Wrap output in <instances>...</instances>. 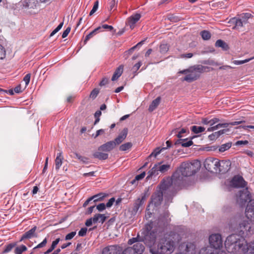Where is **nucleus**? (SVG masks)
<instances>
[{
    "label": "nucleus",
    "instance_id": "obj_27",
    "mask_svg": "<svg viewBox=\"0 0 254 254\" xmlns=\"http://www.w3.org/2000/svg\"><path fill=\"white\" fill-rule=\"evenodd\" d=\"M159 171L157 164H155L153 168L148 171L146 179L148 180L153 176H156L159 174Z\"/></svg>",
    "mask_w": 254,
    "mask_h": 254
},
{
    "label": "nucleus",
    "instance_id": "obj_52",
    "mask_svg": "<svg viewBox=\"0 0 254 254\" xmlns=\"http://www.w3.org/2000/svg\"><path fill=\"white\" fill-rule=\"evenodd\" d=\"M246 23V21L243 19H238L235 21L236 26L237 27H242L243 26L244 24Z\"/></svg>",
    "mask_w": 254,
    "mask_h": 254
},
{
    "label": "nucleus",
    "instance_id": "obj_21",
    "mask_svg": "<svg viewBox=\"0 0 254 254\" xmlns=\"http://www.w3.org/2000/svg\"><path fill=\"white\" fill-rule=\"evenodd\" d=\"M141 15L139 13H136L134 15L130 16L128 18V24L130 28L132 29L135 26L136 23L140 19Z\"/></svg>",
    "mask_w": 254,
    "mask_h": 254
},
{
    "label": "nucleus",
    "instance_id": "obj_13",
    "mask_svg": "<svg viewBox=\"0 0 254 254\" xmlns=\"http://www.w3.org/2000/svg\"><path fill=\"white\" fill-rule=\"evenodd\" d=\"M230 185L234 188H244L246 186V182L242 176L237 175L233 178Z\"/></svg>",
    "mask_w": 254,
    "mask_h": 254
},
{
    "label": "nucleus",
    "instance_id": "obj_4",
    "mask_svg": "<svg viewBox=\"0 0 254 254\" xmlns=\"http://www.w3.org/2000/svg\"><path fill=\"white\" fill-rule=\"evenodd\" d=\"M225 246L227 251L231 253L245 252L246 250L245 240L236 234H232L227 237Z\"/></svg>",
    "mask_w": 254,
    "mask_h": 254
},
{
    "label": "nucleus",
    "instance_id": "obj_15",
    "mask_svg": "<svg viewBox=\"0 0 254 254\" xmlns=\"http://www.w3.org/2000/svg\"><path fill=\"white\" fill-rule=\"evenodd\" d=\"M121 248L117 245L109 246L102 250V254H120Z\"/></svg>",
    "mask_w": 254,
    "mask_h": 254
},
{
    "label": "nucleus",
    "instance_id": "obj_44",
    "mask_svg": "<svg viewBox=\"0 0 254 254\" xmlns=\"http://www.w3.org/2000/svg\"><path fill=\"white\" fill-rule=\"evenodd\" d=\"M169 50V47L166 44H163L160 46V52L162 54L166 53Z\"/></svg>",
    "mask_w": 254,
    "mask_h": 254
},
{
    "label": "nucleus",
    "instance_id": "obj_47",
    "mask_svg": "<svg viewBox=\"0 0 254 254\" xmlns=\"http://www.w3.org/2000/svg\"><path fill=\"white\" fill-rule=\"evenodd\" d=\"M98 6H99V2L98 0H97L94 2V5L92 7V9H91V10L90 11V12L89 13V15L91 16V15H93L97 11V10L98 8Z\"/></svg>",
    "mask_w": 254,
    "mask_h": 254
},
{
    "label": "nucleus",
    "instance_id": "obj_22",
    "mask_svg": "<svg viewBox=\"0 0 254 254\" xmlns=\"http://www.w3.org/2000/svg\"><path fill=\"white\" fill-rule=\"evenodd\" d=\"M127 134V129L125 128L123 129L121 133L115 139L114 143L116 146L121 143L126 138Z\"/></svg>",
    "mask_w": 254,
    "mask_h": 254
},
{
    "label": "nucleus",
    "instance_id": "obj_6",
    "mask_svg": "<svg viewBox=\"0 0 254 254\" xmlns=\"http://www.w3.org/2000/svg\"><path fill=\"white\" fill-rule=\"evenodd\" d=\"M128 244L130 245L133 244L131 249L133 250L135 254H142L144 251V246L142 244V241H140L139 235L136 237L130 239Z\"/></svg>",
    "mask_w": 254,
    "mask_h": 254
},
{
    "label": "nucleus",
    "instance_id": "obj_58",
    "mask_svg": "<svg viewBox=\"0 0 254 254\" xmlns=\"http://www.w3.org/2000/svg\"><path fill=\"white\" fill-rule=\"evenodd\" d=\"M31 77L30 73L27 74L23 78V81L25 82L26 85H27L30 82Z\"/></svg>",
    "mask_w": 254,
    "mask_h": 254
},
{
    "label": "nucleus",
    "instance_id": "obj_39",
    "mask_svg": "<svg viewBox=\"0 0 254 254\" xmlns=\"http://www.w3.org/2000/svg\"><path fill=\"white\" fill-rule=\"evenodd\" d=\"M187 132V129L183 128H182L179 132H178V129L175 128L172 131V133H178L176 134L177 137L179 138V139H181V138L182 137V134L186 133Z\"/></svg>",
    "mask_w": 254,
    "mask_h": 254
},
{
    "label": "nucleus",
    "instance_id": "obj_24",
    "mask_svg": "<svg viewBox=\"0 0 254 254\" xmlns=\"http://www.w3.org/2000/svg\"><path fill=\"white\" fill-rule=\"evenodd\" d=\"M64 160V157L63 156V153L62 152L58 153L57 155L56 158L55 159V169L56 171H59L60 168H61L62 164L63 161Z\"/></svg>",
    "mask_w": 254,
    "mask_h": 254
},
{
    "label": "nucleus",
    "instance_id": "obj_37",
    "mask_svg": "<svg viewBox=\"0 0 254 254\" xmlns=\"http://www.w3.org/2000/svg\"><path fill=\"white\" fill-rule=\"evenodd\" d=\"M200 35L204 40H208L211 38L210 33L207 30H203L200 32Z\"/></svg>",
    "mask_w": 254,
    "mask_h": 254
},
{
    "label": "nucleus",
    "instance_id": "obj_51",
    "mask_svg": "<svg viewBox=\"0 0 254 254\" xmlns=\"http://www.w3.org/2000/svg\"><path fill=\"white\" fill-rule=\"evenodd\" d=\"M246 250H245V252H243L244 253H246L248 250L254 251V241L250 243L249 245H248L247 242H246Z\"/></svg>",
    "mask_w": 254,
    "mask_h": 254
},
{
    "label": "nucleus",
    "instance_id": "obj_42",
    "mask_svg": "<svg viewBox=\"0 0 254 254\" xmlns=\"http://www.w3.org/2000/svg\"><path fill=\"white\" fill-rule=\"evenodd\" d=\"M16 245V243H10L8 245H7L4 250H3L4 253H7L11 251V250L15 247V246Z\"/></svg>",
    "mask_w": 254,
    "mask_h": 254
},
{
    "label": "nucleus",
    "instance_id": "obj_56",
    "mask_svg": "<svg viewBox=\"0 0 254 254\" xmlns=\"http://www.w3.org/2000/svg\"><path fill=\"white\" fill-rule=\"evenodd\" d=\"M115 201V198L114 197H112V198H111L109 200V201H108V202L105 204V205H106V207H107V208H110V207H111L113 205V203H114V202Z\"/></svg>",
    "mask_w": 254,
    "mask_h": 254
},
{
    "label": "nucleus",
    "instance_id": "obj_2",
    "mask_svg": "<svg viewBox=\"0 0 254 254\" xmlns=\"http://www.w3.org/2000/svg\"><path fill=\"white\" fill-rule=\"evenodd\" d=\"M200 163L198 160L183 162L169 180L170 183L178 186L183 185L185 178L194 175L200 169Z\"/></svg>",
    "mask_w": 254,
    "mask_h": 254
},
{
    "label": "nucleus",
    "instance_id": "obj_35",
    "mask_svg": "<svg viewBox=\"0 0 254 254\" xmlns=\"http://www.w3.org/2000/svg\"><path fill=\"white\" fill-rule=\"evenodd\" d=\"M231 145L232 143L231 142L223 144L221 146H218V151L220 152H223L228 150L231 147Z\"/></svg>",
    "mask_w": 254,
    "mask_h": 254
},
{
    "label": "nucleus",
    "instance_id": "obj_46",
    "mask_svg": "<svg viewBox=\"0 0 254 254\" xmlns=\"http://www.w3.org/2000/svg\"><path fill=\"white\" fill-rule=\"evenodd\" d=\"M99 93V90L97 88H94L90 93V97L94 99Z\"/></svg>",
    "mask_w": 254,
    "mask_h": 254
},
{
    "label": "nucleus",
    "instance_id": "obj_61",
    "mask_svg": "<svg viewBox=\"0 0 254 254\" xmlns=\"http://www.w3.org/2000/svg\"><path fill=\"white\" fill-rule=\"evenodd\" d=\"M71 28L70 27H68L66 28V29L63 32L62 34V38H65L69 33L70 31Z\"/></svg>",
    "mask_w": 254,
    "mask_h": 254
},
{
    "label": "nucleus",
    "instance_id": "obj_54",
    "mask_svg": "<svg viewBox=\"0 0 254 254\" xmlns=\"http://www.w3.org/2000/svg\"><path fill=\"white\" fill-rule=\"evenodd\" d=\"M117 4V1L116 0H110V10H112L114 9Z\"/></svg>",
    "mask_w": 254,
    "mask_h": 254
},
{
    "label": "nucleus",
    "instance_id": "obj_64",
    "mask_svg": "<svg viewBox=\"0 0 254 254\" xmlns=\"http://www.w3.org/2000/svg\"><path fill=\"white\" fill-rule=\"evenodd\" d=\"M108 83V79L107 77L103 78L102 80L101 81L99 85L101 86H104L106 85Z\"/></svg>",
    "mask_w": 254,
    "mask_h": 254
},
{
    "label": "nucleus",
    "instance_id": "obj_41",
    "mask_svg": "<svg viewBox=\"0 0 254 254\" xmlns=\"http://www.w3.org/2000/svg\"><path fill=\"white\" fill-rule=\"evenodd\" d=\"M74 154L76 158L78 160H79L80 161H81L84 163H87L88 162V158L84 157V156H82L76 152H74Z\"/></svg>",
    "mask_w": 254,
    "mask_h": 254
},
{
    "label": "nucleus",
    "instance_id": "obj_30",
    "mask_svg": "<svg viewBox=\"0 0 254 254\" xmlns=\"http://www.w3.org/2000/svg\"><path fill=\"white\" fill-rule=\"evenodd\" d=\"M215 45L216 47L221 48L224 51H227L229 49L228 44L222 40H217Z\"/></svg>",
    "mask_w": 254,
    "mask_h": 254
},
{
    "label": "nucleus",
    "instance_id": "obj_14",
    "mask_svg": "<svg viewBox=\"0 0 254 254\" xmlns=\"http://www.w3.org/2000/svg\"><path fill=\"white\" fill-rule=\"evenodd\" d=\"M246 216L251 221H254V200H251L247 206Z\"/></svg>",
    "mask_w": 254,
    "mask_h": 254
},
{
    "label": "nucleus",
    "instance_id": "obj_62",
    "mask_svg": "<svg viewBox=\"0 0 254 254\" xmlns=\"http://www.w3.org/2000/svg\"><path fill=\"white\" fill-rule=\"evenodd\" d=\"M220 121V120L217 118H214L212 119H210V126H212L215 124L218 123Z\"/></svg>",
    "mask_w": 254,
    "mask_h": 254
},
{
    "label": "nucleus",
    "instance_id": "obj_38",
    "mask_svg": "<svg viewBox=\"0 0 254 254\" xmlns=\"http://www.w3.org/2000/svg\"><path fill=\"white\" fill-rule=\"evenodd\" d=\"M27 250V248L24 245H21L19 247H16L14 250L15 254H22L23 252Z\"/></svg>",
    "mask_w": 254,
    "mask_h": 254
},
{
    "label": "nucleus",
    "instance_id": "obj_23",
    "mask_svg": "<svg viewBox=\"0 0 254 254\" xmlns=\"http://www.w3.org/2000/svg\"><path fill=\"white\" fill-rule=\"evenodd\" d=\"M193 142L191 140L188 139H178L175 143V145L181 144L184 147H188L192 145Z\"/></svg>",
    "mask_w": 254,
    "mask_h": 254
},
{
    "label": "nucleus",
    "instance_id": "obj_29",
    "mask_svg": "<svg viewBox=\"0 0 254 254\" xmlns=\"http://www.w3.org/2000/svg\"><path fill=\"white\" fill-rule=\"evenodd\" d=\"M161 101V98L158 97L155 100H154L149 107L148 110L149 112L153 111L159 105Z\"/></svg>",
    "mask_w": 254,
    "mask_h": 254
},
{
    "label": "nucleus",
    "instance_id": "obj_48",
    "mask_svg": "<svg viewBox=\"0 0 254 254\" xmlns=\"http://www.w3.org/2000/svg\"><path fill=\"white\" fill-rule=\"evenodd\" d=\"M121 254H135L133 250L131 249V247H129L125 249Z\"/></svg>",
    "mask_w": 254,
    "mask_h": 254
},
{
    "label": "nucleus",
    "instance_id": "obj_31",
    "mask_svg": "<svg viewBox=\"0 0 254 254\" xmlns=\"http://www.w3.org/2000/svg\"><path fill=\"white\" fill-rule=\"evenodd\" d=\"M94 158L100 160H106L108 158V154L100 151L96 152L93 154Z\"/></svg>",
    "mask_w": 254,
    "mask_h": 254
},
{
    "label": "nucleus",
    "instance_id": "obj_9",
    "mask_svg": "<svg viewBox=\"0 0 254 254\" xmlns=\"http://www.w3.org/2000/svg\"><path fill=\"white\" fill-rule=\"evenodd\" d=\"M218 159L212 157L206 158L204 162V166L205 168L209 172H215L217 169Z\"/></svg>",
    "mask_w": 254,
    "mask_h": 254
},
{
    "label": "nucleus",
    "instance_id": "obj_57",
    "mask_svg": "<svg viewBox=\"0 0 254 254\" xmlns=\"http://www.w3.org/2000/svg\"><path fill=\"white\" fill-rule=\"evenodd\" d=\"M87 229L85 227L82 228L78 232V235L80 237L85 236L86 234Z\"/></svg>",
    "mask_w": 254,
    "mask_h": 254
},
{
    "label": "nucleus",
    "instance_id": "obj_8",
    "mask_svg": "<svg viewBox=\"0 0 254 254\" xmlns=\"http://www.w3.org/2000/svg\"><path fill=\"white\" fill-rule=\"evenodd\" d=\"M251 196L247 189L240 190L237 196V202L240 205L243 206L251 199Z\"/></svg>",
    "mask_w": 254,
    "mask_h": 254
},
{
    "label": "nucleus",
    "instance_id": "obj_32",
    "mask_svg": "<svg viewBox=\"0 0 254 254\" xmlns=\"http://www.w3.org/2000/svg\"><path fill=\"white\" fill-rule=\"evenodd\" d=\"M205 128L201 126H193L190 127L191 131L195 134H198L203 132Z\"/></svg>",
    "mask_w": 254,
    "mask_h": 254
},
{
    "label": "nucleus",
    "instance_id": "obj_19",
    "mask_svg": "<svg viewBox=\"0 0 254 254\" xmlns=\"http://www.w3.org/2000/svg\"><path fill=\"white\" fill-rule=\"evenodd\" d=\"M199 77V74L196 71L191 70L186 75L183 79V80L186 81L188 82H192L196 80Z\"/></svg>",
    "mask_w": 254,
    "mask_h": 254
},
{
    "label": "nucleus",
    "instance_id": "obj_45",
    "mask_svg": "<svg viewBox=\"0 0 254 254\" xmlns=\"http://www.w3.org/2000/svg\"><path fill=\"white\" fill-rule=\"evenodd\" d=\"M6 56V51L4 48L0 45V60H3Z\"/></svg>",
    "mask_w": 254,
    "mask_h": 254
},
{
    "label": "nucleus",
    "instance_id": "obj_10",
    "mask_svg": "<svg viewBox=\"0 0 254 254\" xmlns=\"http://www.w3.org/2000/svg\"><path fill=\"white\" fill-rule=\"evenodd\" d=\"M239 229L240 234L242 235V237L249 236L252 231L251 223L246 220H244L239 224Z\"/></svg>",
    "mask_w": 254,
    "mask_h": 254
},
{
    "label": "nucleus",
    "instance_id": "obj_50",
    "mask_svg": "<svg viewBox=\"0 0 254 254\" xmlns=\"http://www.w3.org/2000/svg\"><path fill=\"white\" fill-rule=\"evenodd\" d=\"M251 60V59H246L245 60H235L233 62V63L236 65H240L245 64L249 62Z\"/></svg>",
    "mask_w": 254,
    "mask_h": 254
},
{
    "label": "nucleus",
    "instance_id": "obj_25",
    "mask_svg": "<svg viewBox=\"0 0 254 254\" xmlns=\"http://www.w3.org/2000/svg\"><path fill=\"white\" fill-rule=\"evenodd\" d=\"M106 219V216L105 214H96L93 217V223H96L97 222H101L103 223Z\"/></svg>",
    "mask_w": 254,
    "mask_h": 254
},
{
    "label": "nucleus",
    "instance_id": "obj_36",
    "mask_svg": "<svg viewBox=\"0 0 254 254\" xmlns=\"http://www.w3.org/2000/svg\"><path fill=\"white\" fill-rule=\"evenodd\" d=\"M107 194L104 193H99L97 194L94 195L93 196L94 197V201H101L103 200V199L106 197Z\"/></svg>",
    "mask_w": 254,
    "mask_h": 254
},
{
    "label": "nucleus",
    "instance_id": "obj_1",
    "mask_svg": "<svg viewBox=\"0 0 254 254\" xmlns=\"http://www.w3.org/2000/svg\"><path fill=\"white\" fill-rule=\"evenodd\" d=\"M169 213L168 211H165L160 215L157 221H151L145 225L144 229L140 236V241L143 242L149 248V252L151 254V249L156 246V239L165 234V229L170 222Z\"/></svg>",
    "mask_w": 254,
    "mask_h": 254
},
{
    "label": "nucleus",
    "instance_id": "obj_28",
    "mask_svg": "<svg viewBox=\"0 0 254 254\" xmlns=\"http://www.w3.org/2000/svg\"><path fill=\"white\" fill-rule=\"evenodd\" d=\"M159 172L164 173L168 171L171 168L170 164H162L161 162L157 163Z\"/></svg>",
    "mask_w": 254,
    "mask_h": 254
},
{
    "label": "nucleus",
    "instance_id": "obj_20",
    "mask_svg": "<svg viewBox=\"0 0 254 254\" xmlns=\"http://www.w3.org/2000/svg\"><path fill=\"white\" fill-rule=\"evenodd\" d=\"M37 230V227L34 226L30 230L25 232L21 237L20 239V242L22 241L24 239H29L32 238L36 237L35 233L36 230Z\"/></svg>",
    "mask_w": 254,
    "mask_h": 254
},
{
    "label": "nucleus",
    "instance_id": "obj_18",
    "mask_svg": "<svg viewBox=\"0 0 254 254\" xmlns=\"http://www.w3.org/2000/svg\"><path fill=\"white\" fill-rule=\"evenodd\" d=\"M245 123V121L244 120H241L240 121H235L231 122L229 123H222V124H218L216 126H211L212 128H213V130H217V129L220 128V127H227L229 125L231 126H236L240 125L242 123Z\"/></svg>",
    "mask_w": 254,
    "mask_h": 254
},
{
    "label": "nucleus",
    "instance_id": "obj_49",
    "mask_svg": "<svg viewBox=\"0 0 254 254\" xmlns=\"http://www.w3.org/2000/svg\"><path fill=\"white\" fill-rule=\"evenodd\" d=\"M47 243V239L46 238H45L41 243H40L37 246L34 248V250L43 248L46 245Z\"/></svg>",
    "mask_w": 254,
    "mask_h": 254
},
{
    "label": "nucleus",
    "instance_id": "obj_12",
    "mask_svg": "<svg viewBox=\"0 0 254 254\" xmlns=\"http://www.w3.org/2000/svg\"><path fill=\"white\" fill-rule=\"evenodd\" d=\"M147 196V192L145 191L141 194V198H138L135 200L131 211L132 213H137L139 210L140 207L142 205Z\"/></svg>",
    "mask_w": 254,
    "mask_h": 254
},
{
    "label": "nucleus",
    "instance_id": "obj_40",
    "mask_svg": "<svg viewBox=\"0 0 254 254\" xmlns=\"http://www.w3.org/2000/svg\"><path fill=\"white\" fill-rule=\"evenodd\" d=\"M132 146L131 142H127L120 146L119 149L121 151H125L130 149Z\"/></svg>",
    "mask_w": 254,
    "mask_h": 254
},
{
    "label": "nucleus",
    "instance_id": "obj_43",
    "mask_svg": "<svg viewBox=\"0 0 254 254\" xmlns=\"http://www.w3.org/2000/svg\"><path fill=\"white\" fill-rule=\"evenodd\" d=\"M145 176V172L141 173L139 175H136L135 177V179L131 181V184H134L136 181H139V180L142 179L143 178H144Z\"/></svg>",
    "mask_w": 254,
    "mask_h": 254
},
{
    "label": "nucleus",
    "instance_id": "obj_63",
    "mask_svg": "<svg viewBox=\"0 0 254 254\" xmlns=\"http://www.w3.org/2000/svg\"><path fill=\"white\" fill-rule=\"evenodd\" d=\"M208 247L203 248L200 250L199 254H208Z\"/></svg>",
    "mask_w": 254,
    "mask_h": 254
},
{
    "label": "nucleus",
    "instance_id": "obj_55",
    "mask_svg": "<svg viewBox=\"0 0 254 254\" xmlns=\"http://www.w3.org/2000/svg\"><path fill=\"white\" fill-rule=\"evenodd\" d=\"M106 205L104 203H100L96 206V208L99 211H102L106 209Z\"/></svg>",
    "mask_w": 254,
    "mask_h": 254
},
{
    "label": "nucleus",
    "instance_id": "obj_34",
    "mask_svg": "<svg viewBox=\"0 0 254 254\" xmlns=\"http://www.w3.org/2000/svg\"><path fill=\"white\" fill-rule=\"evenodd\" d=\"M60 241V238L56 239L52 242L51 246L44 253L45 254H48L52 252L56 247Z\"/></svg>",
    "mask_w": 254,
    "mask_h": 254
},
{
    "label": "nucleus",
    "instance_id": "obj_16",
    "mask_svg": "<svg viewBox=\"0 0 254 254\" xmlns=\"http://www.w3.org/2000/svg\"><path fill=\"white\" fill-rule=\"evenodd\" d=\"M181 247L185 252L186 253L184 254H196L195 246L193 243H184Z\"/></svg>",
    "mask_w": 254,
    "mask_h": 254
},
{
    "label": "nucleus",
    "instance_id": "obj_11",
    "mask_svg": "<svg viewBox=\"0 0 254 254\" xmlns=\"http://www.w3.org/2000/svg\"><path fill=\"white\" fill-rule=\"evenodd\" d=\"M231 162L230 160H218L217 169L215 170V173H221L224 174L227 173L230 169Z\"/></svg>",
    "mask_w": 254,
    "mask_h": 254
},
{
    "label": "nucleus",
    "instance_id": "obj_33",
    "mask_svg": "<svg viewBox=\"0 0 254 254\" xmlns=\"http://www.w3.org/2000/svg\"><path fill=\"white\" fill-rule=\"evenodd\" d=\"M101 28V27L99 26L97 28H95L92 32L89 33L85 37L84 40V43H86L87 41H88L90 39L92 38L94 35H95L98 32H99V30Z\"/></svg>",
    "mask_w": 254,
    "mask_h": 254
},
{
    "label": "nucleus",
    "instance_id": "obj_60",
    "mask_svg": "<svg viewBox=\"0 0 254 254\" xmlns=\"http://www.w3.org/2000/svg\"><path fill=\"white\" fill-rule=\"evenodd\" d=\"M163 149H161V150H157V149H156L155 150H154L149 156H148V159L150 157H151L152 156H154V157H156L159 154H160L161 152V151Z\"/></svg>",
    "mask_w": 254,
    "mask_h": 254
},
{
    "label": "nucleus",
    "instance_id": "obj_53",
    "mask_svg": "<svg viewBox=\"0 0 254 254\" xmlns=\"http://www.w3.org/2000/svg\"><path fill=\"white\" fill-rule=\"evenodd\" d=\"M76 233L75 231L71 232L65 236V240H69L72 239L76 235Z\"/></svg>",
    "mask_w": 254,
    "mask_h": 254
},
{
    "label": "nucleus",
    "instance_id": "obj_26",
    "mask_svg": "<svg viewBox=\"0 0 254 254\" xmlns=\"http://www.w3.org/2000/svg\"><path fill=\"white\" fill-rule=\"evenodd\" d=\"M124 69V66L123 65H120L114 72L113 75L112 77V81H115L120 77L123 73Z\"/></svg>",
    "mask_w": 254,
    "mask_h": 254
},
{
    "label": "nucleus",
    "instance_id": "obj_3",
    "mask_svg": "<svg viewBox=\"0 0 254 254\" xmlns=\"http://www.w3.org/2000/svg\"><path fill=\"white\" fill-rule=\"evenodd\" d=\"M173 189L170 180L162 183L159 190H157L152 195L150 205H154L155 207L160 205L163 200V195L167 203L171 202L173 197L175 194V191L173 190Z\"/></svg>",
    "mask_w": 254,
    "mask_h": 254
},
{
    "label": "nucleus",
    "instance_id": "obj_59",
    "mask_svg": "<svg viewBox=\"0 0 254 254\" xmlns=\"http://www.w3.org/2000/svg\"><path fill=\"white\" fill-rule=\"evenodd\" d=\"M218 137H218L216 132L212 133V134H210L208 136V138L210 140H215Z\"/></svg>",
    "mask_w": 254,
    "mask_h": 254
},
{
    "label": "nucleus",
    "instance_id": "obj_17",
    "mask_svg": "<svg viewBox=\"0 0 254 254\" xmlns=\"http://www.w3.org/2000/svg\"><path fill=\"white\" fill-rule=\"evenodd\" d=\"M116 147L114 141H108L98 147V150L103 152H110L113 150Z\"/></svg>",
    "mask_w": 254,
    "mask_h": 254
},
{
    "label": "nucleus",
    "instance_id": "obj_7",
    "mask_svg": "<svg viewBox=\"0 0 254 254\" xmlns=\"http://www.w3.org/2000/svg\"><path fill=\"white\" fill-rule=\"evenodd\" d=\"M209 243L211 248L220 249L223 245L221 235L218 233L210 235L209 237Z\"/></svg>",
    "mask_w": 254,
    "mask_h": 254
},
{
    "label": "nucleus",
    "instance_id": "obj_5",
    "mask_svg": "<svg viewBox=\"0 0 254 254\" xmlns=\"http://www.w3.org/2000/svg\"><path fill=\"white\" fill-rule=\"evenodd\" d=\"M175 249V241L170 237H164L159 240L155 248L151 249V254H171Z\"/></svg>",
    "mask_w": 254,
    "mask_h": 254
}]
</instances>
